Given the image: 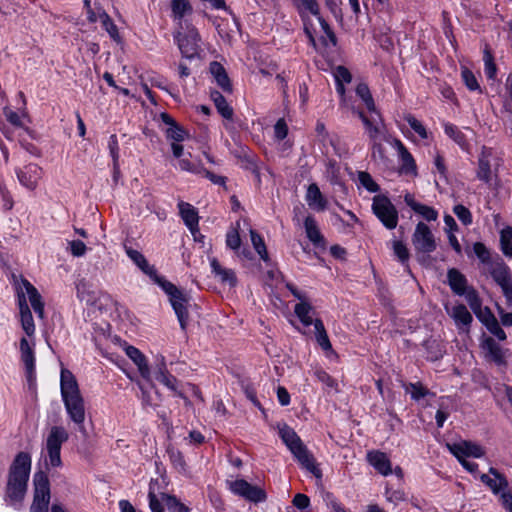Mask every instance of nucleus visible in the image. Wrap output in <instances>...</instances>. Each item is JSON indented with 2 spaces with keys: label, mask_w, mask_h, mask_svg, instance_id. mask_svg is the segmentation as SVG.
I'll return each instance as SVG.
<instances>
[{
  "label": "nucleus",
  "mask_w": 512,
  "mask_h": 512,
  "mask_svg": "<svg viewBox=\"0 0 512 512\" xmlns=\"http://www.w3.org/2000/svg\"><path fill=\"white\" fill-rule=\"evenodd\" d=\"M241 243L242 241L238 229L233 228L226 233L227 248L235 252L236 250H239Z\"/></svg>",
  "instance_id": "59"
},
{
  "label": "nucleus",
  "mask_w": 512,
  "mask_h": 512,
  "mask_svg": "<svg viewBox=\"0 0 512 512\" xmlns=\"http://www.w3.org/2000/svg\"><path fill=\"white\" fill-rule=\"evenodd\" d=\"M313 325L315 329V339L321 349L325 352H334L329 336L325 329L324 323L320 318L313 319L311 317L310 326Z\"/></svg>",
  "instance_id": "30"
},
{
  "label": "nucleus",
  "mask_w": 512,
  "mask_h": 512,
  "mask_svg": "<svg viewBox=\"0 0 512 512\" xmlns=\"http://www.w3.org/2000/svg\"><path fill=\"white\" fill-rule=\"evenodd\" d=\"M286 288L290 291V293L299 300L294 307V313L300 322L305 327H309L311 323L310 313L314 310L312 304L307 300L306 295L301 292L294 284L287 283Z\"/></svg>",
  "instance_id": "15"
},
{
  "label": "nucleus",
  "mask_w": 512,
  "mask_h": 512,
  "mask_svg": "<svg viewBox=\"0 0 512 512\" xmlns=\"http://www.w3.org/2000/svg\"><path fill=\"white\" fill-rule=\"evenodd\" d=\"M60 391L69 418L76 425L83 426L85 421L84 399L81 395L76 377L66 368L61 369Z\"/></svg>",
  "instance_id": "2"
},
{
  "label": "nucleus",
  "mask_w": 512,
  "mask_h": 512,
  "mask_svg": "<svg viewBox=\"0 0 512 512\" xmlns=\"http://www.w3.org/2000/svg\"><path fill=\"white\" fill-rule=\"evenodd\" d=\"M461 78L466 88L471 92L483 93V88L480 86L475 74L467 67L462 68Z\"/></svg>",
  "instance_id": "46"
},
{
  "label": "nucleus",
  "mask_w": 512,
  "mask_h": 512,
  "mask_svg": "<svg viewBox=\"0 0 512 512\" xmlns=\"http://www.w3.org/2000/svg\"><path fill=\"white\" fill-rule=\"evenodd\" d=\"M69 439V433L63 426H52L45 443L47 452L46 465L59 468L63 465L61 459L62 445Z\"/></svg>",
  "instance_id": "6"
},
{
  "label": "nucleus",
  "mask_w": 512,
  "mask_h": 512,
  "mask_svg": "<svg viewBox=\"0 0 512 512\" xmlns=\"http://www.w3.org/2000/svg\"><path fill=\"white\" fill-rule=\"evenodd\" d=\"M480 481L486 485L490 491L499 496V502L502 507L512 512V491L509 489V482L505 474L501 473L497 468L490 467L488 474H482Z\"/></svg>",
  "instance_id": "5"
},
{
  "label": "nucleus",
  "mask_w": 512,
  "mask_h": 512,
  "mask_svg": "<svg viewBox=\"0 0 512 512\" xmlns=\"http://www.w3.org/2000/svg\"><path fill=\"white\" fill-rule=\"evenodd\" d=\"M423 346L428 353V355H427L428 361L434 362L443 357V352L440 349V345L435 340L424 341Z\"/></svg>",
  "instance_id": "50"
},
{
  "label": "nucleus",
  "mask_w": 512,
  "mask_h": 512,
  "mask_svg": "<svg viewBox=\"0 0 512 512\" xmlns=\"http://www.w3.org/2000/svg\"><path fill=\"white\" fill-rule=\"evenodd\" d=\"M358 180L360 184L370 193H377L380 191V186L375 182L370 173L360 171L358 173Z\"/></svg>",
  "instance_id": "52"
},
{
  "label": "nucleus",
  "mask_w": 512,
  "mask_h": 512,
  "mask_svg": "<svg viewBox=\"0 0 512 512\" xmlns=\"http://www.w3.org/2000/svg\"><path fill=\"white\" fill-rule=\"evenodd\" d=\"M171 10L174 19L181 20L185 15L192 13L189 0H171Z\"/></svg>",
  "instance_id": "49"
},
{
  "label": "nucleus",
  "mask_w": 512,
  "mask_h": 512,
  "mask_svg": "<svg viewBox=\"0 0 512 512\" xmlns=\"http://www.w3.org/2000/svg\"><path fill=\"white\" fill-rule=\"evenodd\" d=\"M482 347L488 352L489 356L496 364L500 365L504 363L502 349L494 338L486 337L482 342Z\"/></svg>",
  "instance_id": "40"
},
{
  "label": "nucleus",
  "mask_w": 512,
  "mask_h": 512,
  "mask_svg": "<svg viewBox=\"0 0 512 512\" xmlns=\"http://www.w3.org/2000/svg\"><path fill=\"white\" fill-rule=\"evenodd\" d=\"M16 302L19 309L21 327L28 337H32L36 330L33 315L25 297V292L18 285L16 286Z\"/></svg>",
  "instance_id": "14"
},
{
  "label": "nucleus",
  "mask_w": 512,
  "mask_h": 512,
  "mask_svg": "<svg viewBox=\"0 0 512 512\" xmlns=\"http://www.w3.org/2000/svg\"><path fill=\"white\" fill-rule=\"evenodd\" d=\"M353 113L361 119L369 138L376 141L381 135L377 120L374 117H368L362 109L353 108Z\"/></svg>",
  "instance_id": "31"
},
{
  "label": "nucleus",
  "mask_w": 512,
  "mask_h": 512,
  "mask_svg": "<svg viewBox=\"0 0 512 512\" xmlns=\"http://www.w3.org/2000/svg\"><path fill=\"white\" fill-rule=\"evenodd\" d=\"M453 213L457 216L459 221L465 225L469 226L473 222V216L471 211L462 204H457L453 207Z\"/></svg>",
  "instance_id": "56"
},
{
  "label": "nucleus",
  "mask_w": 512,
  "mask_h": 512,
  "mask_svg": "<svg viewBox=\"0 0 512 512\" xmlns=\"http://www.w3.org/2000/svg\"><path fill=\"white\" fill-rule=\"evenodd\" d=\"M240 160L242 162V168L248 170L250 172H257L258 158L256 155L252 153H244L240 156Z\"/></svg>",
  "instance_id": "61"
},
{
  "label": "nucleus",
  "mask_w": 512,
  "mask_h": 512,
  "mask_svg": "<svg viewBox=\"0 0 512 512\" xmlns=\"http://www.w3.org/2000/svg\"><path fill=\"white\" fill-rule=\"evenodd\" d=\"M250 238L253 248L259 255L260 259L265 262L266 265H270L271 259L267 251L264 238L254 229H250Z\"/></svg>",
  "instance_id": "39"
},
{
  "label": "nucleus",
  "mask_w": 512,
  "mask_h": 512,
  "mask_svg": "<svg viewBox=\"0 0 512 512\" xmlns=\"http://www.w3.org/2000/svg\"><path fill=\"white\" fill-rule=\"evenodd\" d=\"M126 354L137 366L141 377L149 380L151 373L145 355L138 348L131 345L126 348Z\"/></svg>",
  "instance_id": "29"
},
{
  "label": "nucleus",
  "mask_w": 512,
  "mask_h": 512,
  "mask_svg": "<svg viewBox=\"0 0 512 512\" xmlns=\"http://www.w3.org/2000/svg\"><path fill=\"white\" fill-rule=\"evenodd\" d=\"M405 390L410 393L411 399L417 402L427 396H435V393L431 392L421 382H410Z\"/></svg>",
  "instance_id": "44"
},
{
  "label": "nucleus",
  "mask_w": 512,
  "mask_h": 512,
  "mask_svg": "<svg viewBox=\"0 0 512 512\" xmlns=\"http://www.w3.org/2000/svg\"><path fill=\"white\" fill-rule=\"evenodd\" d=\"M41 168L35 163H30L24 168H16L15 173L19 183L29 190H34L40 176Z\"/></svg>",
  "instance_id": "20"
},
{
  "label": "nucleus",
  "mask_w": 512,
  "mask_h": 512,
  "mask_svg": "<svg viewBox=\"0 0 512 512\" xmlns=\"http://www.w3.org/2000/svg\"><path fill=\"white\" fill-rule=\"evenodd\" d=\"M181 219L189 231L194 234L199 231V215L197 209L190 203L180 201L177 205Z\"/></svg>",
  "instance_id": "21"
},
{
  "label": "nucleus",
  "mask_w": 512,
  "mask_h": 512,
  "mask_svg": "<svg viewBox=\"0 0 512 512\" xmlns=\"http://www.w3.org/2000/svg\"><path fill=\"white\" fill-rule=\"evenodd\" d=\"M108 149L113 160L115 172L119 173V142L116 134H112L108 140Z\"/></svg>",
  "instance_id": "53"
},
{
  "label": "nucleus",
  "mask_w": 512,
  "mask_h": 512,
  "mask_svg": "<svg viewBox=\"0 0 512 512\" xmlns=\"http://www.w3.org/2000/svg\"><path fill=\"white\" fill-rule=\"evenodd\" d=\"M31 465V455L28 452L21 451L16 454L9 467L4 500L16 510L22 507L27 493Z\"/></svg>",
  "instance_id": "1"
},
{
  "label": "nucleus",
  "mask_w": 512,
  "mask_h": 512,
  "mask_svg": "<svg viewBox=\"0 0 512 512\" xmlns=\"http://www.w3.org/2000/svg\"><path fill=\"white\" fill-rule=\"evenodd\" d=\"M157 285L160 286L168 296L169 302L177 316L180 328L185 332L189 320L188 305L190 296L164 277L158 281Z\"/></svg>",
  "instance_id": "4"
},
{
  "label": "nucleus",
  "mask_w": 512,
  "mask_h": 512,
  "mask_svg": "<svg viewBox=\"0 0 512 512\" xmlns=\"http://www.w3.org/2000/svg\"><path fill=\"white\" fill-rule=\"evenodd\" d=\"M395 144L398 150L399 158L401 161V168L405 173H411L416 171V162L412 154L408 151L406 146L401 140L396 139Z\"/></svg>",
  "instance_id": "34"
},
{
  "label": "nucleus",
  "mask_w": 512,
  "mask_h": 512,
  "mask_svg": "<svg viewBox=\"0 0 512 512\" xmlns=\"http://www.w3.org/2000/svg\"><path fill=\"white\" fill-rule=\"evenodd\" d=\"M490 152L488 153L484 147L478 157L477 178L482 182L489 184L492 179L491 163L489 160Z\"/></svg>",
  "instance_id": "33"
},
{
  "label": "nucleus",
  "mask_w": 512,
  "mask_h": 512,
  "mask_svg": "<svg viewBox=\"0 0 512 512\" xmlns=\"http://www.w3.org/2000/svg\"><path fill=\"white\" fill-rule=\"evenodd\" d=\"M306 201L309 206H316L318 210L323 211L326 209L327 201L322 195L318 185L311 183L307 188Z\"/></svg>",
  "instance_id": "38"
},
{
  "label": "nucleus",
  "mask_w": 512,
  "mask_h": 512,
  "mask_svg": "<svg viewBox=\"0 0 512 512\" xmlns=\"http://www.w3.org/2000/svg\"><path fill=\"white\" fill-rule=\"evenodd\" d=\"M209 96L211 101L214 103L217 112L224 119L233 120L234 110L232 106L227 102L224 95L216 89H211L209 92Z\"/></svg>",
  "instance_id": "28"
},
{
  "label": "nucleus",
  "mask_w": 512,
  "mask_h": 512,
  "mask_svg": "<svg viewBox=\"0 0 512 512\" xmlns=\"http://www.w3.org/2000/svg\"><path fill=\"white\" fill-rule=\"evenodd\" d=\"M447 283L451 291L457 296H464L467 303L471 295H479L478 291L468 284L467 277L457 268L447 270Z\"/></svg>",
  "instance_id": "12"
},
{
  "label": "nucleus",
  "mask_w": 512,
  "mask_h": 512,
  "mask_svg": "<svg viewBox=\"0 0 512 512\" xmlns=\"http://www.w3.org/2000/svg\"><path fill=\"white\" fill-rule=\"evenodd\" d=\"M182 57L192 60L199 55L200 34L194 26L187 27L185 32H177L173 36Z\"/></svg>",
  "instance_id": "9"
},
{
  "label": "nucleus",
  "mask_w": 512,
  "mask_h": 512,
  "mask_svg": "<svg viewBox=\"0 0 512 512\" xmlns=\"http://www.w3.org/2000/svg\"><path fill=\"white\" fill-rule=\"evenodd\" d=\"M404 119L408 123L410 128L415 133H417L420 138H422V139L428 138V132H427L425 126L415 116H413L412 114H408L407 116H405Z\"/></svg>",
  "instance_id": "57"
},
{
  "label": "nucleus",
  "mask_w": 512,
  "mask_h": 512,
  "mask_svg": "<svg viewBox=\"0 0 512 512\" xmlns=\"http://www.w3.org/2000/svg\"><path fill=\"white\" fill-rule=\"evenodd\" d=\"M209 70L222 91L231 94L233 86L224 66L217 61H213L210 63Z\"/></svg>",
  "instance_id": "25"
},
{
  "label": "nucleus",
  "mask_w": 512,
  "mask_h": 512,
  "mask_svg": "<svg viewBox=\"0 0 512 512\" xmlns=\"http://www.w3.org/2000/svg\"><path fill=\"white\" fill-rule=\"evenodd\" d=\"M484 73L488 80H495L497 77L498 67L495 63L493 51L488 43L483 47Z\"/></svg>",
  "instance_id": "35"
},
{
  "label": "nucleus",
  "mask_w": 512,
  "mask_h": 512,
  "mask_svg": "<svg viewBox=\"0 0 512 512\" xmlns=\"http://www.w3.org/2000/svg\"><path fill=\"white\" fill-rule=\"evenodd\" d=\"M304 228L307 238L316 246L324 243V237L321 234L317 222L312 215L306 216L304 220Z\"/></svg>",
  "instance_id": "37"
},
{
  "label": "nucleus",
  "mask_w": 512,
  "mask_h": 512,
  "mask_svg": "<svg viewBox=\"0 0 512 512\" xmlns=\"http://www.w3.org/2000/svg\"><path fill=\"white\" fill-rule=\"evenodd\" d=\"M473 252L481 263L491 264V252L483 242H475L473 244Z\"/></svg>",
  "instance_id": "55"
},
{
  "label": "nucleus",
  "mask_w": 512,
  "mask_h": 512,
  "mask_svg": "<svg viewBox=\"0 0 512 512\" xmlns=\"http://www.w3.org/2000/svg\"><path fill=\"white\" fill-rule=\"evenodd\" d=\"M371 210L386 229L393 230L397 227L399 213L387 195H375L372 199Z\"/></svg>",
  "instance_id": "7"
},
{
  "label": "nucleus",
  "mask_w": 512,
  "mask_h": 512,
  "mask_svg": "<svg viewBox=\"0 0 512 512\" xmlns=\"http://www.w3.org/2000/svg\"><path fill=\"white\" fill-rule=\"evenodd\" d=\"M452 317L457 325L469 327L473 321L471 313L464 304H457L453 307Z\"/></svg>",
  "instance_id": "43"
},
{
  "label": "nucleus",
  "mask_w": 512,
  "mask_h": 512,
  "mask_svg": "<svg viewBox=\"0 0 512 512\" xmlns=\"http://www.w3.org/2000/svg\"><path fill=\"white\" fill-rule=\"evenodd\" d=\"M493 280L501 287L506 303L512 307V275L510 268L503 262L491 271Z\"/></svg>",
  "instance_id": "16"
},
{
  "label": "nucleus",
  "mask_w": 512,
  "mask_h": 512,
  "mask_svg": "<svg viewBox=\"0 0 512 512\" xmlns=\"http://www.w3.org/2000/svg\"><path fill=\"white\" fill-rule=\"evenodd\" d=\"M99 19L102 28L109 34V36L113 40L118 41L120 39L119 31L113 19L109 16V14L103 10L99 13Z\"/></svg>",
  "instance_id": "48"
},
{
  "label": "nucleus",
  "mask_w": 512,
  "mask_h": 512,
  "mask_svg": "<svg viewBox=\"0 0 512 512\" xmlns=\"http://www.w3.org/2000/svg\"><path fill=\"white\" fill-rule=\"evenodd\" d=\"M444 133L452 139L459 147L463 150H467L469 147V142L467 140L466 135L453 123L444 122L443 123Z\"/></svg>",
  "instance_id": "36"
},
{
  "label": "nucleus",
  "mask_w": 512,
  "mask_h": 512,
  "mask_svg": "<svg viewBox=\"0 0 512 512\" xmlns=\"http://www.w3.org/2000/svg\"><path fill=\"white\" fill-rule=\"evenodd\" d=\"M412 243L418 252L432 253L436 250V241L431 229L423 222L416 225Z\"/></svg>",
  "instance_id": "13"
},
{
  "label": "nucleus",
  "mask_w": 512,
  "mask_h": 512,
  "mask_svg": "<svg viewBox=\"0 0 512 512\" xmlns=\"http://www.w3.org/2000/svg\"><path fill=\"white\" fill-rule=\"evenodd\" d=\"M162 500L168 512H191L190 507L182 503L174 494L162 493Z\"/></svg>",
  "instance_id": "45"
},
{
  "label": "nucleus",
  "mask_w": 512,
  "mask_h": 512,
  "mask_svg": "<svg viewBox=\"0 0 512 512\" xmlns=\"http://www.w3.org/2000/svg\"><path fill=\"white\" fill-rule=\"evenodd\" d=\"M20 353L21 361L23 362L25 369L36 367L34 349L32 346H30L28 340L25 337H22L20 340Z\"/></svg>",
  "instance_id": "41"
},
{
  "label": "nucleus",
  "mask_w": 512,
  "mask_h": 512,
  "mask_svg": "<svg viewBox=\"0 0 512 512\" xmlns=\"http://www.w3.org/2000/svg\"><path fill=\"white\" fill-rule=\"evenodd\" d=\"M124 250L129 259L149 278L157 284L163 276L157 273L156 268L150 265L145 256L138 250L133 249L130 246L124 245Z\"/></svg>",
  "instance_id": "17"
},
{
  "label": "nucleus",
  "mask_w": 512,
  "mask_h": 512,
  "mask_svg": "<svg viewBox=\"0 0 512 512\" xmlns=\"http://www.w3.org/2000/svg\"><path fill=\"white\" fill-rule=\"evenodd\" d=\"M404 202L409 206L415 213L421 215L426 221H435L438 218V212L435 208L422 204L415 200V197L411 193L404 195Z\"/></svg>",
  "instance_id": "24"
},
{
  "label": "nucleus",
  "mask_w": 512,
  "mask_h": 512,
  "mask_svg": "<svg viewBox=\"0 0 512 512\" xmlns=\"http://www.w3.org/2000/svg\"><path fill=\"white\" fill-rule=\"evenodd\" d=\"M450 451L459 460V462H462V459L466 457L480 458L484 454L480 445L470 441L455 443L450 447Z\"/></svg>",
  "instance_id": "22"
},
{
  "label": "nucleus",
  "mask_w": 512,
  "mask_h": 512,
  "mask_svg": "<svg viewBox=\"0 0 512 512\" xmlns=\"http://www.w3.org/2000/svg\"><path fill=\"white\" fill-rule=\"evenodd\" d=\"M33 501L30 512H48L51 499L50 481L44 471H37L33 476Z\"/></svg>",
  "instance_id": "8"
},
{
  "label": "nucleus",
  "mask_w": 512,
  "mask_h": 512,
  "mask_svg": "<svg viewBox=\"0 0 512 512\" xmlns=\"http://www.w3.org/2000/svg\"><path fill=\"white\" fill-rule=\"evenodd\" d=\"M296 4L298 13L303 21H306L307 15L306 12H309L311 15L319 18L321 16L320 6L317 0H301L300 4Z\"/></svg>",
  "instance_id": "42"
},
{
  "label": "nucleus",
  "mask_w": 512,
  "mask_h": 512,
  "mask_svg": "<svg viewBox=\"0 0 512 512\" xmlns=\"http://www.w3.org/2000/svg\"><path fill=\"white\" fill-rule=\"evenodd\" d=\"M227 484L234 495L240 496L249 502L261 503L267 499V493L263 488L252 485L245 479L228 481Z\"/></svg>",
  "instance_id": "10"
},
{
  "label": "nucleus",
  "mask_w": 512,
  "mask_h": 512,
  "mask_svg": "<svg viewBox=\"0 0 512 512\" xmlns=\"http://www.w3.org/2000/svg\"><path fill=\"white\" fill-rule=\"evenodd\" d=\"M159 118L167 126L165 137L173 142H183L188 137V131L180 125L169 113L161 112Z\"/></svg>",
  "instance_id": "18"
},
{
  "label": "nucleus",
  "mask_w": 512,
  "mask_h": 512,
  "mask_svg": "<svg viewBox=\"0 0 512 512\" xmlns=\"http://www.w3.org/2000/svg\"><path fill=\"white\" fill-rule=\"evenodd\" d=\"M356 95L363 101L365 107L370 113L376 114L378 119L382 121L381 114L376 108L374 98L371 94L369 86L366 83H359L355 89Z\"/></svg>",
  "instance_id": "32"
},
{
  "label": "nucleus",
  "mask_w": 512,
  "mask_h": 512,
  "mask_svg": "<svg viewBox=\"0 0 512 512\" xmlns=\"http://www.w3.org/2000/svg\"><path fill=\"white\" fill-rule=\"evenodd\" d=\"M468 305L485 327L489 325L490 319L493 321V318H496L488 306H482V300L479 295H471Z\"/></svg>",
  "instance_id": "27"
},
{
  "label": "nucleus",
  "mask_w": 512,
  "mask_h": 512,
  "mask_svg": "<svg viewBox=\"0 0 512 512\" xmlns=\"http://www.w3.org/2000/svg\"><path fill=\"white\" fill-rule=\"evenodd\" d=\"M334 78L335 81H340V83L349 84L352 81V74L347 67L339 65L335 68Z\"/></svg>",
  "instance_id": "63"
},
{
  "label": "nucleus",
  "mask_w": 512,
  "mask_h": 512,
  "mask_svg": "<svg viewBox=\"0 0 512 512\" xmlns=\"http://www.w3.org/2000/svg\"><path fill=\"white\" fill-rule=\"evenodd\" d=\"M385 496L386 499L394 505H398L400 502L407 499L406 493L403 489H392L389 487H386L385 489Z\"/></svg>",
  "instance_id": "60"
},
{
  "label": "nucleus",
  "mask_w": 512,
  "mask_h": 512,
  "mask_svg": "<svg viewBox=\"0 0 512 512\" xmlns=\"http://www.w3.org/2000/svg\"><path fill=\"white\" fill-rule=\"evenodd\" d=\"M12 279L14 289L16 290L17 285L22 287V291L25 292L27 302H30L31 307L33 308L38 318L43 319L45 313V303L37 288L23 275H20L19 277L13 275Z\"/></svg>",
  "instance_id": "11"
},
{
  "label": "nucleus",
  "mask_w": 512,
  "mask_h": 512,
  "mask_svg": "<svg viewBox=\"0 0 512 512\" xmlns=\"http://www.w3.org/2000/svg\"><path fill=\"white\" fill-rule=\"evenodd\" d=\"M368 463L381 475L388 476L392 473V464L386 453L380 450H372L367 453Z\"/></svg>",
  "instance_id": "23"
},
{
  "label": "nucleus",
  "mask_w": 512,
  "mask_h": 512,
  "mask_svg": "<svg viewBox=\"0 0 512 512\" xmlns=\"http://www.w3.org/2000/svg\"><path fill=\"white\" fill-rule=\"evenodd\" d=\"M179 168L182 171L190 172L195 175H200L204 171V165L199 162H192L188 158H181L178 162Z\"/></svg>",
  "instance_id": "54"
},
{
  "label": "nucleus",
  "mask_w": 512,
  "mask_h": 512,
  "mask_svg": "<svg viewBox=\"0 0 512 512\" xmlns=\"http://www.w3.org/2000/svg\"><path fill=\"white\" fill-rule=\"evenodd\" d=\"M289 128L285 118H279L274 125V137L278 141L284 140L288 136Z\"/></svg>",
  "instance_id": "62"
},
{
  "label": "nucleus",
  "mask_w": 512,
  "mask_h": 512,
  "mask_svg": "<svg viewBox=\"0 0 512 512\" xmlns=\"http://www.w3.org/2000/svg\"><path fill=\"white\" fill-rule=\"evenodd\" d=\"M279 436L302 468L309 471L314 477L322 478V470L316 463L313 454L293 428L285 425L279 430Z\"/></svg>",
  "instance_id": "3"
},
{
  "label": "nucleus",
  "mask_w": 512,
  "mask_h": 512,
  "mask_svg": "<svg viewBox=\"0 0 512 512\" xmlns=\"http://www.w3.org/2000/svg\"><path fill=\"white\" fill-rule=\"evenodd\" d=\"M325 167L330 183L334 186L343 185L339 163L335 159H328Z\"/></svg>",
  "instance_id": "47"
},
{
  "label": "nucleus",
  "mask_w": 512,
  "mask_h": 512,
  "mask_svg": "<svg viewBox=\"0 0 512 512\" xmlns=\"http://www.w3.org/2000/svg\"><path fill=\"white\" fill-rule=\"evenodd\" d=\"M210 267L212 274L219 279L223 284H228L230 287L237 285V277L235 272L230 268H224L216 258L210 260Z\"/></svg>",
  "instance_id": "26"
},
{
  "label": "nucleus",
  "mask_w": 512,
  "mask_h": 512,
  "mask_svg": "<svg viewBox=\"0 0 512 512\" xmlns=\"http://www.w3.org/2000/svg\"><path fill=\"white\" fill-rule=\"evenodd\" d=\"M392 247L394 255L397 257L398 261L402 265H407L410 259V253L406 245L400 240H395L393 241Z\"/></svg>",
  "instance_id": "51"
},
{
  "label": "nucleus",
  "mask_w": 512,
  "mask_h": 512,
  "mask_svg": "<svg viewBox=\"0 0 512 512\" xmlns=\"http://www.w3.org/2000/svg\"><path fill=\"white\" fill-rule=\"evenodd\" d=\"M155 379L167 387L169 390L173 391L175 395L182 399H186L185 394L178 390V379L172 375L166 368V364L164 361V357H162L161 362L157 365L155 370Z\"/></svg>",
  "instance_id": "19"
},
{
  "label": "nucleus",
  "mask_w": 512,
  "mask_h": 512,
  "mask_svg": "<svg viewBox=\"0 0 512 512\" xmlns=\"http://www.w3.org/2000/svg\"><path fill=\"white\" fill-rule=\"evenodd\" d=\"M488 324L489 325L486 326V328L491 334H493L500 341L506 340V338H507L506 333L501 328V326L496 318H493V321L490 319V322Z\"/></svg>",
  "instance_id": "64"
},
{
  "label": "nucleus",
  "mask_w": 512,
  "mask_h": 512,
  "mask_svg": "<svg viewBox=\"0 0 512 512\" xmlns=\"http://www.w3.org/2000/svg\"><path fill=\"white\" fill-rule=\"evenodd\" d=\"M169 459L175 469L179 472H184L187 469V463L181 451L168 450Z\"/></svg>",
  "instance_id": "58"
}]
</instances>
